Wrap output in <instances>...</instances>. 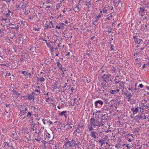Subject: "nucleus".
I'll return each mask as SVG.
<instances>
[{
    "label": "nucleus",
    "instance_id": "nucleus-1",
    "mask_svg": "<svg viewBox=\"0 0 149 149\" xmlns=\"http://www.w3.org/2000/svg\"><path fill=\"white\" fill-rule=\"evenodd\" d=\"M90 125L88 127L89 131H92L93 130V127H100L104 125L102 122L98 121V120H96L94 118H91L90 119Z\"/></svg>",
    "mask_w": 149,
    "mask_h": 149
},
{
    "label": "nucleus",
    "instance_id": "nucleus-2",
    "mask_svg": "<svg viewBox=\"0 0 149 149\" xmlns=\"http://www.w3.org/2000/svg\"><path fill=\"white\" fill-rule=\"evenodd\" d=\"M73 140H72L71 141H67L64 144V146H65L66 148H69L72 147H73L76 145L78 146V145L79 143V142H77Z\"/></svg>",
    "mask_w": 149,
    "mask_h": 149
},
{
    "label": "nucleus",
    "instance_id": "nucleus-3",
    "mask_svg": "<svg viewBox=\"0 0 149 149\" xmlns=\"http://www.w3.org/2000/svg\"><path fill=\"white\" fill-rule=\"evenodd\" d=\"M111 76V75L109 74H103L102 76V78L104 79V81L106 82H108L109 81H112L111 79H109V78Z\"/></svg>",
    "mask_w": 149,
    "mask_h": 149
},
{
    "label": "nucleus",
    "instance_id": "nucleus-4",
    "mask_svg": "<svg viewBox=\"0 0 149 149\" xmlns=\"http://www.w3.org/2000/svg\"><path fill=\"white\" fill-rule=\"evenodd\" d=\"M103 104V102L101 100H100L96 101L95 102V105L96 108L100 107Z\"/></svg>",
    "mask_w": 149,
    "mask_h": 149
},
{
    "label": "nucleus",
    "instance_id": "nucleus-5",
    "mask_svg": "<svg viewBox=\"0 0 149 149\" xmlns=\"http://www.w3.org/2000/svg\"><path fill=\"white\" fill-rule=\"evenodd\" d=\"M135 43L141 45V46H143V45L144 44V43L143 40L141 39H140L139 38L137 40H136Z\"/></svg>",
    "mask_w": 149,
    "mask_h": 149
},
{
    "label": "nucleus",
    "instance_id": "nucleus-6",
    "mask_svg": "<svg viewBox=\"0 0 149 149\" xmlns=\"http://www.w3.org/2000/svg\"><path fill=\"white\" fill-rule=\"evenodd\" d=\"M91 131V132L90 136L91 137L94 139H96L98 138V137L96 135V134H98V132L94 131Z\"/></svg>",
    "mask_w": 149,
    "mask_h": 149
},
{
    "label": "nucleus",
    "instance_id": "nucleus-7",
    "mask_svg": "<svg viewBox=\"0 0 149 149\" xmlns=\"http://www.w3.org/2000/svg\"><path fill=\"white\" fill-rule=\"evenodd\" d=\"M99 143H100L101 146H102L105 143V140L104 139H103L99 141Z\"/></svg>",
    "mask_w": 149,
    "mask_h": 149
},
{
    "label": "nucleus",
    "instance_id": "nucleus-8",
    "mask_svg": "<svg viewBox=\"0 0 149 149\" xmlns=\"http://www.w3.org/2000/svg\"><path fill=\"white\" fill-rule=\"evenodd\" d=\"M9 25L10 26H12L11 27V28L12 29H15L17 30L18 29V25L15 26H14V25L12 23H10V24H9Z\"/></svg>",
    "mask_w": 149,
    "mask_h": 149
},
{
    "label": "nucleus",
    "instance_id": "nucleus-9",
    "mask_svg": "<svg viewBox=\"0 0 149 149\" xmlns=\"http://www.w3.org/2000/svg\"><path fill=\"white\" fill-rule=\"evenodd\" d=\"M124 94L127 95V97L128 99H131V97L132 96V94L131 93H129L127 94V93L125 92Z\"/></svg>",
    "mask_w": 149,
    "mask_h": 149
},
{
    "label": "nucleus",
    "instance_id": "nucleus-10",
    "mask_svg": "<svg viewBox=\"0 0 149 149\" xmlns=\"http://www.w3.org/2000/svg\"><path fill=\"white\" fill-rule=\"evenodd\" d=\"M120 91L119 89H117L116 90H111L110 91V92L111 94H114L115 92H119Z\"/></svg>",
    "mask_w": 149,
    "mask_h": 149
},
{
    "label": "nucleus",
    "instance_id": "nucleus-11",
    "mask_svg": "<svg viewBox=\"0 0 149 149\" xmlns=\"http://www.w3.org/2000/svg\"><path fill=\"white\" fill-rule=\"evenodd\" d=\"M32 115V113L28 112L26 116L28 117H29L31 118H33V116Z\"/></svg>",
    "mask_w": 149,
    "mask_h": 149
},
{
    "label": "nucleus",
    "instance_id": "nucleus-12",
    "mask_svg": "<svg viewBox=\"0 0 149 149\" xmlns=\"http://www.w3.org/2000/svg\"><path fill=\"white\" fill-rule=\"evenodd\" d=\"M28 99L30 100H31L33 99V100L34 99V96L32 94L30 95L29 97H28Z\"/></svg>",
    "mask_w": 149,
    "mask_h": 149
},
{
    "label": "nucleus",
    "instance_id": "nucleus-13",
    "mask_svg": "<svg viewBox=\"0 0 149 149\" xmlns=\"http://www.w3.org/2000/svg\"><path fill=\"white\" fill-rule=\"evenodd\" d=\"M131 110L133 111L134 113L135 112V113H136L138 111V109L137 108H136L135 109L134 108H132Z\"/></svg>",
    "mask_w": 149,
    "mask_h": 149
},
{
    "label": "nucleus",
    "instance_id": "nucleus-14",
    "mask_svg": "<svg viewBox=\"0 0 149 149\" xmlns=\"http://www.w3.org/2000/svg\"><path fill=\"white\" fill-rule=\"evenodd\" d=\"M67 113V112L66 111H62L61 112H60L58 113V114L61 116H62L64 115V114L65 113Z\"/></svg>",
    "mask_w": 149,
    "mask_h": 149
},
{
    "label": "nucleus",
    "instance_id": "nucleus-15",
    "mask_svg": "<svg viewBox=\"0 0 149 149\" xmlns=\"http://www.w3.org/2000/svg\"><path fill=\"white\" fill-rule=\"evenodd\" d=\"M57 66L60 69H61V68H62V65L60 63L58 62H57Z\"/></svg>",
    "mask_w": 149,
    "mask_h": 149
},
{
    "label": "nucleus",
    "instance_id": "nucleus-16",
    "mask_svg": "<svg viewBox=\"0 0 149 149\" xmlns=\"http://www.w3.org/2000/svg\"><path fill=\"white\" fill-rule=\"evenodd\" d=\"M47 135H46V136L47 137H48L49 139V140H50V141L52 140V139L51 137V135L49 133H47Z\"/></svg>",
    "mask_w": 149,
    "mask_h": 149
},
{
    "label": "nucleus",
    "instance_id": "nucleus-17",
    "mask_svg": "<svg viewBox=\"0 0 149 149\" xmlns=\"http://www.w3.org/2000/svg\"><path fill=\"white\" fill-rule=\"evenodd\" d=\"M91 0H90V1H89L88 2H86V3L85 4V5L86 6H88V8H89V6L90 5H91Z\"/></svg>",
    "mask_w": 149,
    "mask_h": 149
},
{
    "label": "nucleus",
    "instance_id": "nucleus-18",
    "mask_svg": "<svg viewBox=\"0 0 149 149\" xmlns=\"http://www.w3.org/2000/svg\"><path fill=\"white\" fill-rule=\"evenodd\" d=\"M37 80H38V81H40L41 82L43 81H45V79L43 77H42L40 78H37Z\"/></svg>",
    "mask_w": 149,
    "mask_h": 149
},
{
    "label": "nucleus",
    "instance_id": "nucleus-19",
    "mask_svg": "<svg viewBox=\"0 0 149 149\" xmlns=\"http://www.w3.org/2000/svg\"><path fill=\"white\" fill-rule=\"evenodd\" d=\"M104 87L103 88L101 87V88H100L99 89V91L100 92V93H103L104 92Z\"/></svg>",
    "mask_w": 149,
    "mask_h": 149
},
{
    "label": "nucleus",
    "instance_id": "nucleus-20",
    "mask_svg": "<svg viewBox=\"0 0 149 149\" xmlns=\"http://www.w3.org/2000/svg\"><path fill=\"white\" fill-rule=\"evenodd\" d=\"M81 5H77V6L75 7V8H77L78 11H80L81 10Z\"/></svg>",
    "mask_w": 149,
    "mask_h": 149
},
{
    "label": "nucleus",
    "instance_id": "nucleus-21",
    "mask_svg": "<svg viewBox=\"0 0 149 149\" xmlns=\"http://www.w3.org/2000/svg\"><path fill=\"white\" fill-rule=\"evenodd\" d=\"M136 117L137 119H143V117L141 115H140V116H139V115L136 116Z\"/></svg>",
    "mask_w": 149,
    "mask_h": 149
},
{
    "label": "nucleus",
    "instance_id": "nucleus-22",
    "mask_svg": "<svg viewBox=\"0 0 149 149\" xmlns=\"http://www.w3.org/2000/svg\"><path fill=\"white\" fill-rule=\"evenodd\" d=\"M64 24L63 23H61L59 24V26L61 27V29H62L63 26Z\"/></svg>",
    "mask_w": 149,
    "mask_h": 149
},
{
    "label": "nucleus",
    "instance_id": "nucleus-23",
    "mask_svg": "<svg viewBox=\"0 0 149 149\" xmlns=\"http://www.w3.org/2000/svg\"><path fill=\"white\" fill-rule=\"evenodd\" d=\"M140 10L142 12H144L145 11H147V10H145L143 8H140Z\"/></svg>",
    "mask_w": 149,
    "mask_h": 149
},
{
    "label": "nucleus",
    "instance_id": "nucleus-24",
    "mask_svg": "<svg viewBox=\"0 0 149 149\" xmlns=\"http://www.w3.org/2000/svg\"><path fill=\"white\" fill-rule=\"evenodd\" d=\"M45 26L46 28L47 29L51 27V26H50V24L48 25L47 24H45Z\"/></svg>",
    "mask_w": 149,
    "mask_h": 149
},
{
    "label": "nucleus",
    "instance_id": "nucleus-25",
    "mask_svg": "<svg viewBox=\"0 0 149 149\" xmlns=\"http://www.w3.org/2000/svg\"><path fill=\"white\" fill-rule=\"evenodd\" d=\"M22 73L24 76H26L27 75V72L26 71H23Z\"/></svg>",
    "mask_w": 149,
    "mask_h": 149
},
{
    "label": "nucleus",
    "instance_id": "nucleus-26",
    "mask_svg": "<svg viewBox=\"0 0 149 149\" xmlns=\"http://www.w3.org/2000/svg\"><path fill=\"white\" fill-rule=\"evenodd\" d=\"M25 8V6L24 5H22V6H21V7H20V8L22 9L23 10H24Z\"/></svg>",
    "mask_w": 149,
    "mask_h": 149
},
{
    "label": "nucleus",
    "instance_id": "nucleus-27",
    "mask_svg": "<svg viewBox=\"0 0 149 149\" xmlns=\"http://www.w3.org/2000/svg\"><path fill=\"white\" fill-rule=\"evenodd\" d=\"M3 15H6V17H9L10 16V15L9 14L7 13L6 14H5V13L3 14Z\"/></svg>",
    "mask_w": 149,
    "mask_h": 149
},
{
    "label": "nucleus",
    "instance_id": "nucleus-28",
    "mask_svg": "<svg viewBox=\"0 0 149 149\" xmlns=\"http://www.w3.org/2000/svg\"><path fill=\"white\" fill-rule=\"evenodd\" d=\"M46 44H47V46L48 47L50 48L51 47V45L50 43L46 42Z\"/></svg>",
    "mask_w": 149,
    "mask_h": 149
},
{
    "label": "nucleus",
    "instance_id": "nucleus-29",
    "mask_svg": "<svg viewBox=\"0 0 149 149\" xmlns=\"http://www.w3.org/2000/svg\"><path fill=\"white\" fill-rule=\"evenodd\" d=\"M133 38L134 39V41L135 42H136V40H137L139 39L136 38L135 36H133Z\"/></svg>",
    "mask_w": 149,
    "mask_h": 149
},
{
    "label": "nucleus",
    "instance_id": "nucleus-30",
    "mask_svg": "<svg viewBox=\"0 0 149 149\" xmlns=\"http://www.w3.org/2000/svg\"><path fill=\"white\" fill-rule=\"evenodd\" d=\"M1 33V35L3 36L4 34V33L3 31H2L0 29V34Z\"/></svg>",
    "mask_w": 149,
    "mask_h": 149
},
{
    "label": "nucleus",
    "instance_id": "nucleus-31",
    "mask_svg": "<svg viewBox=\"0 0 149 149\" xmlns=\"http://www.w3.org/2000/svg\"><path fill=\"white\" fill-rule=\"evenodd\" d=\"M113 69H112L111 70V71L112 72V73H114L115 71V68L114 67H113Z\"/></svg>",
    "mask_w": 149,
    "mask_h": 149
},
{
    "label": "nucleus",
    "instance_id": "nucleus-32",
    "mask_svg": "<svg viewBox=\"0 0 149 149\" xmlns=\"http://www.w3.org/2000/svg\"><path fill=\"white\" fill-rule=\"evenodd\" d=\"M4 143L5 144V145H6L8 146H10L9 145V143L8 142H4Z\"/></svg>",
    "mask_w": 149,
    "mask_h": 149
},
{
    "label": "nucleus",
    "instance_id": "nucleus-33",
    "mask_svg": "<svg viewBox=\"0 0 149 149\" xmlns=\"http://www.w3.org/2000/svg\"><path fill=\"white\" fill-rule=\"evenodd\" d=\"M29 77L31 76V73H28L27 72V75Z\"/></svg>",
    "mask_w": 149,
    "mask_h": 149
},
{
    "label": "nucleus",
    "instance_id": "nucleus-34",
    "mask_svg": "<svg viewBox=\"0 0 149 149\" xmlns=\"http://www.w3.org/2000/svg\"><path fill=\"white\" fill-rule=\"evenodd\" d=\"M112 13H111L108 16H109V17L112 18L113 17V16L112 15Z\"/></svg>",
    "mask_w": 149,
    "mask_h": 149
},
{
    "label": "nucleus",
    "instance_id": "nucleus-35",
    "mask_svg": "<svg viewBox=\"0 0 149 149\" xmlns=\"http://www.w3.org/2000/svg\"><path fill=\"white\" fill-rule=\"evenodd\" d=\"M11 75V74L10 73H6V75H5V76H10V75Z\"/></svg>",
    "mask_w": 149,
    "mask_h": 149
},
{
    "label": "nucleus",
    "instance_id": "nucleus-36",
    "mask_svg": "<svg viewBox=\"0 0 149 149\" xmlns=\"http://www.w3.org/2000/svg\"><path fill=\"white\" fill-rule=\"evenodd\" d=\"M56 29H61V27L59 26H58V25L56 26Z\"/></svg>",
    "mask_w": 149,
    "mask_h": 149
},
{
    "label": "nucleus",
    "instance_id": "nucleus-37",
    "mask_svg": "<svg viewBox=\"0 0 149 149\" xmlns=\"http://www.w3.org/2000/svg\"><path fill=\"white\" fill-rule=\"evenodd\" d=\"M13 91L14 92V93H15L16 94H19V93H18L17 92H16L15 90H13Z\"/></svg>",
    "mask_w": 149,
    "mask_h": 149
},
{
    "label": "nucleus",
    "instance_id": "nucleus-38",
    "mask_svg": "<svg viewBox=\"0 0 149 149\" xmlns=\"http://www.w3.org/2000/svg\"><path fill=\"white\" fill-rule=\"evenodd\" d=\"M97 19H96L94 22L93 23V24L94 25H95V23L97 22Z\"/></svg>",
    "mask_w": 149,
    "mask_h": 149
},
{
    "label": "nucleus",
    "instance_id": "nucleus-39",
    "mask_svg": "<svg viewBox=\"0 0 149 149\" xmlns=\"http://www.w3.org/2000/svg\"><path fill=\"white\" fill-rule=\"evenodd\" d=\"M139 86L140 88H142L143 87V84H139Z\"/></svg>",
    "mask_w": 149,
    "mask_h": 149
},
{
    "label": "nucleus",
    "instance_id": "nucleus-40",
    "mask_svg": "<svg viewBox=\"0 0 149 149\" xmlns=\"http://www.w3.org/2000/svg\"><path fill=\"white\" fill-rule=\"evenodd\" d=\"M58 88V86H54L53 87V88L54 89H55L56 88Z\"/></svg>",
    "mask_w": 149,
    "mask_h": 149
},
{
    "label": "nucleus",
    "instance_id": "nucleus-41",
    "mask_svg": "<svg viewBox=\"0 0 149 149\" xmlns=\"http://www.w3.org/2000/svg\"><path fill=\"white\" fill-rule=\"evenodd\" d=\"M101 16L100 15H98L97 16L96 18H99Z\"/></svg>",
    "mask_w": 149,
    "mask_h": 149
},
{
    "label": "nucleus",
    "instance_id": "nucleus-42",
    "mask_svg": "<svg viewBox=\"0 0 149 149\" xmlns=\"http://www.w3.org/2000/svg\"><path fill=\"white\" fill-rule=\"evenodd\" d=\"M67 83H65L64 84V86L63 87V88H64L67 85Z\"/></svg>",
    "mask_w": 149,
    "mask_h": 149
},
{
    "label": "nucleus",
    "instance_id": "nucleus-43",
    "mask_svg": "<svg viewBox=\"0 0 149 149\" xmlns=\"http://www.w3.org/2000/svg\"><path fill=\"white\" fill-rule=\"evenodd\" d=\"M70 52H68L66 55V56H68L69 55H70Z\"/></svg>",
    "mask_w": 149,
    "mask_h": 149
},
{
    "label": "nucleus",
    "instance_id": "nucleus-44",
    "mask_svg": "<svg viewBox=\"0 0 149 149\" xmlns=\"http://www.w3.org/2000/svg\"><path fill=\"white\" fill-rule=\"evenodd\" d=\"M121 2V1L120 0H119L116 2V3H118V4Z\"/></svg>",
    "mask_w": 149,
    "mask_h": 149
},
{
    "label": "nucleus",
    "instance_id": "nucleus-45",
    "mask_svg": "<svg viewBox=\"0 0 149 149\" xmlns=\"http://www.w3.org/2000/svg\"><path fill=\"white\" fill-rule=\"evenodd\" d=\"M74 90V89L73 87H72L71 89L72 92H73V90Z\"/></svg>",
    "mask_w": 149,
    "mask_h": 149
},
{
    "label": "nucleus",
    "instance_id": "nucleus-46",
    "mask_svg": "<svg viewBox=\"0 0 149 149\" xmlns=\"http://www.w3.org/2000/svg\"><path fill=\"white\" fill-rule=\"evenodd\" d=\"M95 36H93V37H91V38H90V39H94V38H95Z\"/></svg>",
    "mask_w": 149,
    "mask_h": 149
},
{
    "label": "nucleus",
    "instance_id": "nucleus-47",
    "mask_svg": "<svg viewBox=\"0 0 149 149\" xmlns=\"http://www.w3.org/2000/svg\"><path fill=\"white\" fill-rule=\"evenodd\" d=\"M69 125H70V126L69 127H70V128H72V125H73V124H69Z\"/></svg>",
    "mask_w": 149,
    "mask_h": 149
},
{
    "label": "nucleus",
    "instance_id": "nucleus-48",
    "mask_svg": "<svg viewBox=\"0 0 149 149\" xmlns=\"http://www.w3.org/2000/svg\"><path fill=\"white\" fill-rule=\"evenodd\" d=\"M144 47H143V48H141L140 51V52H141V51L144 49Z\"/></svg>",
    "mask_w": 149,
    "mask_h": 149
},
{
    "label": "nucleus",
    "instance_id": "nucleus-49",
    "mask_svg": "<svg viewBox=\"0 0 149 149\" xmlns=\"http://www.w3.org/2000/svg\"><path fill=\"white\" fill-rule=\"evenodd\" d=\"M42 121L43 122V123L44 124H45V120L44 119H42Z\"/></svg>",
    "mask_w": 149,
    "mask_h": 149
},
{
    "label": "nucleus",
    "instance_id": "nucleus-50",
    "mask_svg": "<svg viewBox=\"0 0 149 149\" xmlns=\"http://www.w3.org/2000/svg\"><path fill=\"white\" fill-rule=\"evenodd\" d=\"M34 91L37 92L38 93L40 91V90H36L35 91Z\"/></svg>",
    "mask_w": 149,
    "mask_h": 149
},
{
    "label": "nucleus",
    "instance_id": "nucleus-51",
    "mask_svg": "<svg viewBox=\"0 0 149 149\" xmlns=\"http://www.w3.org/2000/svg\"><path fill=\"white\" fill-rule=\"evenodd\" d=\"M31 125H33V127H34L35 125V124H33L32 123L31 124Z\"/></svg>",
    "mask_w": 149,
    "mask_h": 149
},
{
    "label": "nucleus",
    "instance_id": "nucleus-52",
    "mask_svg": "<svg viewBox=\"0 0 149 149\" xmlns=\"http://www.w3.org/2000/svg\"><path fill=\"white\" fill-rule=\"evenodd\" d=\"M23 59H24V58H21L20 59V61H23Z\"/></svg>",
    "mask_w": 149,
    "mask_h": 149
},
{
    "label": "nucleus",
    "instance_id": "nucleus-53",
    "mask_svg": "<svg viewBox=\"0 0 149 149\" xmlns=\"http://www.w3.org/2000/svg\"><path fill=\"white\" fill-rule=\"evenodd\" d=\"M65 76V73H64V72H63V75H62V77H64Z\"/></svg>",
    "mask_w": 149,
    "mask_h": 149
},
{
    "label": "nucleus",
    "instance_id": "nucleus-54",
    "mask_svg": "<svg viewBox=\"0 0 149 149\" xmlns=\"http://www.w3.org/2000/svg\"><path fill=\"white\" fill-rule=\"evenodd\" d=\"M78 128H77V130H75L74 131V132H78L79 133V131H78V130H77L78 129Z\"/></svg>",
    "mask_w": 149,
    "mask_h": 149
},
{
    "label": "nucleus",
    "instance_id": "nucleus-55",
    "mask_svg": "<svg viewBox=\"0 0 149 149\" xmlns=\"http://www.w3.org/2000/svg\"><path fill=\"white\" fill-rule=\"evenodd\" d=\"M41 39H42L43 41H45L46 42H47V41L46 40H45L43 38H41Z\"/></svg>",
    "mask_w": 149,
    "mask_h": 149
},
{
    "label": "nucleus",
    "instance_id": "nucleus-56",
    "mask_svg": "<svg viewBox=\"0 0 149 149\" xmlns=\"http://www.w3.org/2000/svg\"><path fill=\"white\" fill-rule=\"evenodd\" d=\"M114 46L113 45H111V50H114V49H113V47Z\"/></svg>",
    "mask_w": 149,
    "mask_h": 149
},
{
    "label": "nucleus",
    "instance_id": "nucleus-57",
    "mask_svg": "<svg viewBox=\"0 0 149 149\" xmlns=\"http://www.w3.org/2000/svg\"><path fill=\"white\" fill-rule=\"evenodd\" d=\"M7 19H2V21H3L4 20L6 21V20H7Z\"/></svg>",
    "mask_w": 149,
    "mask_h": 149
},
{
    "label": "nucleus",
    "instance_id": "nucleus-58",
    "mask_svg": "<svg viewBox=\"0 0 149 149\" xmlns=\"http://www.w3.org/2000/svg\"><path fill=\"white\" fill-rule=\"evenodd\" d=\"M143 118V119H146V116L145 115L144 116V117Z\"/></svg>",
    "mask_w": 149,
    "mask_h": 149
},
{
    "label": "nucleus",
    "instance_id": "nucleus-59",
    "mask_svg": "<svg viewBox=\"0 0 149 149\" xmlns=\"http://www.w3.org/2000/svg\"><path fill=\"white\" fill-rule=\"evenodd\" d=\"M10 104H7L6 105V107H8V106H10Z\"/></svg>",
    "mask_w": 149,
    "mask_h": 149
},
{
    "label": "nucleus",
    "instance_id": "nucleus-60",
    "mask_svg": "<svg viewBox=\"0 0 149 149\" xmlns=\"http://www.w3.org/2000/svg\"><path fill=\"white\" fill-rule=\"evenodd\" d=\"M49 123H50V124H49V125H50L51 124H52V121H49Z\"/></svg>",
    "mask_w": 149,
    "mask_h": 149
},
{
    "label": "nucleus",
    "instance_id": "nucleus-61",
    "mask_svg": "<svg viewBox=\"0 0 149 149\" xmlns=\"http://www.w3.org/2000/svg\"><path fill=\"white\" fill-rule=\"evenodd\" d=\"M119 82L120 81H115V82L116 83H119Z\"/></svg>",
    "mask_w": 149,
    "mask_h": 149
},
{
    "label": "nucleus",
    "instance_id": "nucleus-62",
    "mask_svg": "<svg viewBox=\"0 0 149 149\" xmlns=\"http://www.w3.org/2000/svg\"><path fill=\"white\" fill-rule=\"evenodd\" d=\"M145 65H146V64H144V65H143V66L142 68H145Z\"/></svg>",
    "mask_w": 149,
    "mask_h": 149
},
{
    "label": "nucleus",
    "instance_id": "nucleus-63",
    "mask_svg": "<svg viewBox=\"0 0 149 149\" xmlns=\"http://www.w3.org/2000/svg\"><path fill=\"white\" fill-rule=\"evenodd\" d=\"M145 106L147 107V108H149V105L148 106H147L146 105Z\"/></svg>",
    "mask_w": 149,
    "mask_h": 149
},
{
    "label": "nucleus",
    "instance_id": "nucleus-64",
    "mask_svg": "<svg viewBox=\"0 0 149 149\" xmlns=\"http://www.w3.org/2000/svg\"><path fill=\"white\" fill-rule=\"evenodd\" d=\"M146 88L147 90H149V86L147 87Z\"/></svg>",
    "mask_w": 149,
    "mask_h": 149
}]
</instances>
